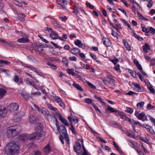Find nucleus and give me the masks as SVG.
I'll return each instance as SVG.
<instances>
[{
    "label": "nucleus",
    "mask_w": 155,
    "mask_h": 155,
    "mask_svg": "<svg viewBox=\"0 0 155 155\" xmlns=\"http://www.w3.org/2000/svg\"><path fill=\"white\" fill-rule=\"evenodd\" d=\"M153 4V2L151 0H150L147 5V6L149 8H150Z\"/></svg>",
    "instance_id": "52"
},
{
    "label": "nucleus",
    "mask_w": 155,
    "mask_h": 155,
    "mask_svg": "<svg viewBox=\"0 0 155 155\" xmlns=\"http://www.w3.org/2000/svg\"><path fill=\"white\" fill-rule=\"evenodd\" d=\"M62 62L65 64V65L67 67L68 66V62L67 59L64 57L62 59Z\"/></svg>",
    "instance_id": "46"
},
{
    "label": "nucleus",
    "mask_w": 155,
    "mask_h": 155,
    "mask_svg": "<svg viewBox=\"0 0 155 155\" xmlns=\"http://www.w3.org/2000/svg\"><path fill=\"white\" fill-rule=\"evenodd\" d=\"M14 3L16 5L19 7H21L22 6V4H21V2H19L17 0H14Z\"/></svg>",
    "instance_id": "44"
},
{
    "label": "nucleus",
    "mask_w": 155,
    "mask_h": 155,
    "mask_svg": "<svg viewBox=\"0 0 155 155\" xmlns=\"http://www.w3.org/2000/svg\"><path fill=\"white\" fill-rule=\"evenodd\" d=\"M107 109L108 110L110 111L111 113L117 112V110L113 108L110 106H108Z\"/></svg>",
    "instance_id": "30"
},
{
    "label": "nucleus",
    "mask_w": 155,
    "mask_h": 155,
    "mask_svg": "<svg viewBox=\"0 0 155 155\" xmlns=\"http://www.w3.org/2000/svg\"><path fill=\"white\" fill-rule=\"evenodd\" d=\"M0 62L2 64H4L6 65H8L10 64V63L9 62L7 61L2 60L1 59H0Z\"/></svg>",
    "instance_id": "47"
},
{
    "label": "nucleus",
    "mask_w": 155,
    "mask_h": 155,
    "mask_svg": "<svg viewBox=\"0 0 155 155\" xmlns=\"http://www.w3.org/2000/svg\"><path fill=\"white\" fill-rule=\"evenodd\" d=\"M103 44L107 47L110 46L111 45V43L108 38L104 37L103 38Z\"/></svg>",
    "instance_id": "11"
},
{
    "label": "nucleus",
    "mask_w": 155,
    "mask_h": 155,
    "mask_svg": "<svg viewBox=\"0 0 155 155\" xmlns=\"http://www.w3.org/2000/svg\"><path fill=\"white\" fill-rule=\"evenodd\" d=\"M130 1V3L132 4V6H133V8L132 10L133 11V12L135 13L136 12V8L135 6L134 5V4L135 3V2H134V0H129Z\"/></svg>",
    "instance_id": "36"
},
{
    "label": "nucleus",
    "mask_w": 155,
    "mask_h": 155,
    "mask_svg": "<svg viewBox=\"0 0 155 155\" xmlns=\"http://www.w3.org/2000/svg\"><path fill=\"white\" fill-rule=\"evenodd\" d=\"M112 35L114 37H116L117 38L118 34L115 31H114L113 30H112Z\"/></svg>",
    "instance_id": "58"
},
{
    "label": "nucleus",
    "mask_w": 155,
    "mask_h": 155,
    "mask_svg": "<svg viewBox=\"0 0 155 155\" xmlns=\"http://www.w3.org/2000/svg\"><path fill=\"white\" fill-rule=\"evenodd\" d=\"M87 84L91 88L94 89H96V87L90 82H87Z\"/></svg>",
    "instance_id": "54"
},
{
    "label": "nucleus",
    "mask_w": 155,
    "mask_h": 155,
    "mask_svg": "<svg viewBox=\"0 0 155 155\" xmlns=\"http://www.w3.org/2000/svg\"><path fill=\"white\" fill-rule=\"evenodd\" d=\"M113 144L115 148L118 152H120L121 149L120 148L117 143L115 141H114Z\"/></svg>",
    "instance_id": "40"
},
{
    "label": "nucleus",
    "mask_w": 155,
    "mask_h": 155,
    "mask_svg": "<svg viewBox=\"0 0 155 155\" xmlns=\"http://www.w3.org/2000/svg\"><path fill=\"white\" fill-rule=\"evenodd\" d=\"M137 14L140 20L147 21H149V20L147 18L143 16L139 12H137Z\"/></svg>",
    "instance_id": "18"
},
{
    "label": "nucleus",
    "mask_w": 155,
    "mask_h": 155,
    "mask_svg": "<svg viewBox=\"0 0 155 155\" xmlns=\"http://www.w3.org/2000/svg\"><path fill=\"white\" fill-rule=\"evenodd\" d=\"M71 128H70V129L72 131V133L75 134H76V133L75 131V129L74 127L73 126L72 124H71Z\"/></svg>",
    "instance_id": "50"
},
{
    "label": "nucleus",
    "mask_w": 155,
    "mask_h": 155,
    "mask_svg": "<svg viewBox=\"0 0 155 155\" xmlns=\"http://www.w3.org/2000/svg\"><path fill=\"white\" fill-rule=\"evenodd\" d=\"M50 36L53 39H57L58 37V34L54 31H52L50 34Z\"/></svg>",
    "instance_id": "23"
},
{
    "label": "nucleus",
    "mask_w": 155,
    "mask_h": 155,
    "mask_svg": "<svg viewBox=\"0 0 155 155\" xmlns=\"http://www.w3.org/2000/svg\"><path fill=\"white\" fill-rule=\"evenodd\" d=\"M143 90V88L141 87L139 84H136V91L142 92Z\"/></svg>",
    "instance_id": "27"
},
{
    "label": "nucleus",
    "mask_w": 155,
    "mask_h": 155,
    "mask_svg": "<svg viewBox=\"0 0 155 155\" xmlns=\"http://www.w3.org/2000/svg\"><path fill=\"white\" fill-rule=\"evenodd\" d=\"M90 55L93 59L96 60L97 59L96 56L95 54L90 53Z\"/></svg>",
    "instance_id": "64"
},
{
    "label": "nucleus",
    "mask_w": 155,
    "mask_h": 155,
    "mask_svg": "<svg viewBox=\"0 0 155 155\" xmlns=\"http://www.w3.org/2000/svg\"><path fill=\"white\" fill-rule=\"evenodd\" d=\"M150 93L154 94L155 92V89L152 87V86L150 87H148Z\"/></svg>",
    "instance_id": "49"
},
{
    "label": "nucleus",
    "mask_w": 155,
    "mask_h": 155,
    "mask_svg": "<svg viewBox=\"0 0 155 155\" xmlns=\"http://www.w3.org/2000/svg\"><path fill=\"white\" fill-rule=\"evenodd\" d=\"M74 44L79 47H82L84 46V45L82 42L78 39H77L74 41Z\"/></svg>",
    "instance_id": "22"
},
{
    "label": "nucleus",
    "mask_w": 155,
    "mask_h": 155,
    "mask_svg": "<svg viewBox=\"0 0 155 155\" xmlns=\"http://www.w3.org/2000/svg\"><path fill=\"white\" fill-rule=\"evenodd\" d=\"M18 139L22 142H25V140L28 139L27 134L19 135Z\"/></svg>",
    "instance_id": "13"
},
{
    "label": "nucleus",
    "mask_w": 155,
    "mask_h": 155,
    "mask_svg": "<svg viewBox=\"0 0 155 155\" xmlns=\"http://www.w3.org/2000/svg\"><path fill=\"white\" fill-rule=\"evenodd\" d=\"M37 125L38 126L37 127L35 131L37 137L38 138L41 137L44 138L46 134L45 132L42 129L43 127L42 125L40 123H38Z\"/></svg>",
    "instance_id": "3"
},
{
    "label": "nucleus",
    "mask_w": 155,
    "mask_h": 155,
    "mask_svg": "<svg viewBox=\"0 0 155 155\" xmlns=\"http://www.w3.org/2000/svg\"><path fill=\"white\" fill-rule=\"evenodd\" d=\"M145 114L144 112H141L139 114L137 117L139 120H141L143 121H144L145 120L143 119V118L145 117Z\"/></svg>",
    "instance_id": "17"
},
{
    "label": "nucleus",
    "mask_w": 155,
    "mask_h": 155,
    "mask_svg": "<svg viewBox=\"0 0 155 155\" xmlns=\"http://www.w3.org/2000/svg\"><path fill=\"white\" fill-rule=\"evenodd\" d=\"M28 139H29L30 141H33L37 137V134L35 132L31 135L27 134Z\"/></svg>",
    "instance_id": "10"
},
{
    "label": "nucleus",
    "mask_w": 155,
    "mask_h": 155,
    "mask_svg": "<svg viewBox=\"0 0 155 155\" xmlns=\"http://www.w3.org/2000/svg\"><path fill=\"white\" fill-rule=\"evenodd\" d=\"M73 86L78 90H79L81 91H83L82 89L81 86L79 84H77L75 83H74V84H73Z\"/></svg>",
    "instance_id": "32"
},
{
    "label": "nucleus",
    "mask_w": 155,
    "mask_h": 155,
    "mask_svg": "<svg viewBox=\"0 0 155 155\" xmlns=\"http://www.w3.org/2000/svg\"><path fill=\"white\" fill-rule=\"evenodd\" d=\"M41 113L45 117H49L51 116L48 110L45 107H43L41 110Z\"/></svg>",
    "instance_id": "9"
},
{
    "label": "nucleus",
    "mask_w": 155,
    "mask_h": 155,
    "mask_svg": "<svg viewBox=\"0 0 155 155\" xmlns=\"http://www.w3.org/2000/svg\"><path fill=\"white\" fill-rule=\"evenodd\" d=\"M17 125H14L9 127L8 128V130H17Z\"/></svg>",
    "instance_id": "34"
},
{
    "label": "nucleus",
    "mask_w": 155,
    "mask_h": 155,
    "mask_svg": "<svg viewBox=\"0 0 155 155\" xmlns=\"http://www.w3.org/2000/svg\"><path fill=\"white\" fill-rule=\"evenodd\" d=\"M58 5H60L63 9L66 8V7L67 5V1L66 0H56Z\"/></svg>",
    "instance_id": "6"
},
{
    "label": "nucleus",
    "mask_w": 155,
    "mask_h": 155,
    "mask_svg": "<svg viewBox=\"0 0 155 155\" xmlns=\"http://www.w3.org/2000/svg\"><path fill=\"white\" fill-rule=\"evenodd\" d=\"M28 37L25 35L23 37L19 38L17 40V41L19 43H25L28 41Z\"/></svg>",
    "instance_id": "14"
},
{
    "label": "nucleus",
    "mask_w": 155,
    "mask_h": 155,
    "mask_svg": "<svg viewBox=\"0 0 155 155\" xmlns=\"http://www.w3.org/2000/svg\"><path fill=\"white\" fill-rule=\"evenodd\" d=\"M53 99L55 102L57 103L58 104H59V103L62 101L61 99L58 96L53 97Z\"/></svg>",
    "instance_id": "29"
},
{
    "label": "nucleus",
    "mask_w": 155,
    "mask_h": 155,
    "mask_svg": "<svg viewBox=\"0 0 155 155\" xmlns=\"http://www.w3.org/2000/svg\"><path fill=\"white\" fill-rule=\"evenodd\" d=\"M47 64L48 65L50 66L51 68L53 69H56L57 68V67L51 63L48 62Z\"/></svg>",
    "instance_id": "38"
},
{
    "label": "nucleus",
    "mask_w": 155,
    "mask_h": 155,
    "mask_svg": "<svg viewBox=\"0 0 155 155\" xmlns=\"http://www.w3.org/2000/svg\"><path fill=\"white\" fill-rule=\"evenodd\" d=\"M123 41L124 46L127 49L128 51H130L131 49L130 47L128 42L126 40L124 39L123 40Z\"/></svg>",
    "instance_id": "21"
},
{
    "label": "nucleus",
    "mask_w": 155,
    "mask_h": 155,
    "mask_svg": "<svg viewBox=\"0 0 155 155\" xmlns=\"http://www.w3.org/2000/svg\"><path fill=\"white\" fill-rule=\"evenodd\" d=\"M67 71L68 74H71L72 75H74L75 74L74 71L71 69H68V70Z\"/></svg>",
    "instance_id": "53"
},
{
    "label": "nucleus",
    "mask_w": 155,
    "mask_h": 155,
    "mask_svg": "<svg viewBox=\"0 0 155 155\" xmlns=\"http://www.w3.org/2000/svg\"><path fill=\"white\" fill-rule=\"evenodd\" d=\"M81 147H75V146H74V151L76 152H78L81 149Z\"/></svg>",
    "instance_id": "59"
},
{
    "label": "nucleus",
    "mask_w": 155,
    "mask_h": 155,
    "mask_svg": "<svg viewBox=\"0 0 155 155\" xmlns=\"http://www.w3.org/2000/svg\"><path fill=\"white\" fill-rule=\"evenodd\" d=\"M144 102L143 101L138 103L136 106L138 108H142L143 107Z\"/></svg>",
    "instance_id": "33"
},
{
    "label": "nucleus",
    "mask_w": 155,
    "mask_h": 155,
    "mask_svg": "<svg viewBox=\"0 0 155 155\" xmlns=\"http://www.w3.org/2000/svg\"><path fill=\"white\" fill-rule=\"evenodd\" d=\"M56 114L58 115V117L59 118V120L63 124L66 126H69V124L68 121L62 117L59 111L56 112Z\"/></svg>",
    "instance_id": "5"
},
{
    "label": "nucleus",
    "mask_w": 155,
    "mask_h": 155,
    "mask_svg": "<svg viewBox=\"0 0 155 155\" xmlns=\"http://www.w3.org/2000/svg\"><path fill=\"white\" fill-rule=\"evenodd\" d=\"M9 72V70L8 69H4L2 68H0V73L4 72L6 73V74L8 76H9V74L7 72Z\"/></svg>",
    "instance_id": "41"
},
{
    "label": "nucleus",
    "mask_w": 155,
    "mask_h": 155,
    "mask_svg": "<svg viewBox=\"0 0 155 155\" xmlns=\"http://www.w3.org/2000/svg\"><path fill=\"white\" fill-rule=\"evenodd\" d=\"M18 105L15 103L11 104L8 107V110L14 112L17 111L18 109Z\"/></svg>",
    "instance_id": "4"
},
{
    "label": "nucleus",
    "mask_w": 155,
    "mask_h": 155,
    "mask_svg": "<svg viewBox=\"0 0 155 155\" xmlns=\"http://www.w3.org/2000/svg\"><path fill=\"white\" fill-rule=\"evenodd\" d=\"M68 119L71 125V124H72L73 122L75 123H77L78 122V119L76 117H74L72 115L68 117Z\"/></svg>",
    "instance_id": "7"
},
{
    "label": "nucleus",
    "mask_w": 155,
    "mask_h": 155,
    "mask_svg": "<svg viewBox=\"0 0 155 155\" xmlns=\"http://www.w3.org/2000/svg\"><path fill=\"white\" fill-rule=\"evenodd\" d=\"M20 94L21 96L26 100L29 99L30 97V96L29 94L26 92H23L21 93Z\"/></svg>",
    "instance_id": "20"
},
{
    "label": "nucleus",
    "mask_w": 155,
    "mask_h": 155,
    "mask_svg": "<svg viewBox=\"0 0 155 155\" xmlns=\"http://www.w3.org/2000/svg\"><path fill=\"white\" fill-rule=\"evenodd\" d=\"M141 27L142 28V31L144 32H145V35L146 36H148L149 35V29L147 28H146L144 26H141Z\"/></svg>",
    "instance_id": "26"
},
{
    "label": "nucleus",
    "mask_w": 155,
    "mask_h": 155,
    "mask_svg": "<svg viewBox=\"0 0 155 155\" xmlns=\"http://www.w3.org/2000/svg\"><path fill=\"white\" fill-rule=\"evenodd\" d=\"M69 59L70 61H75L77 60V58L75 57H71L69 58Z\"/></svg>",
    "instance_id": "62"
},
{
    "label": "nucleus",
    "mask_w": 155,
    "mask_h": 155,
    "mask_svg": "<svg viewBox=\"0 0 155 155\" xmlns=\"http://www.w3.org/2000/svg\"><path fill=\"white\" fill-rule=\"evenodd\" d=\"M136 67L140 71L143 69L141 66L140 64L138 61L136 60Z\"/></svg>",
    "instance_id": "42"
},
{
    "label": "nucleus",
    "mask_w": 155,
    "mask_h": 155,
    "mask_svg": "<svg viewBox=\"0 0 155 155\" xmlns=\"http://www.w3.org/2000/svg\"><path fill=\"white\" fill-rule=\"evenodd\" d=\"M48 107L51 110L56 111L57 110V108L53 107L51 104H48L47 105Z\"/></svg>",
    "instance_id": "37"
},
{
    "label": "nucleus",
    "mask_w": 155,
    "mask_h": 155,
    "mask_svg": "<svg viewBox=\"0 0 155 155\" xmlns=\"http://www.w3.org/2000/svg\"><path fill=\"white\" fill-rule=\"evenodd\" d=\"M118 114L120 116L121 119L124 120H127V117L123 113L119 112Z\"/></svg>",
    "instance_id": "24"
},
{
    "label": "nucleus",
    "mask_w": 155,
    "mask_h": 155,
    "mask_svg": "<svg viewBox=\"0 0 155 155\" xmlns=\"http://www.w3.org/2000/svg\"><path fill=\"white\" fill-rule=\"evenodd\" d=\"M31 155H41V152L39 150L35 151L31 153Z\"/></svg>",
    "instance_id": "39"
},
{
    "label": "nucleus",
    "mask_w": 155,
    "mask_h": 155,
    "mask_svg": "<svg viewBox=\"0 0 155 155\" xmlns=\"http://www.w3.org/2000/svg\"><path fill=\"white\" fill-rule=\"evenodd\" d=\"M19 80V78L18 75H15L13 78L14 81L16 83L18 82Z\"/></svg>",
    "instance_id": "45"
},
{
    "label": "nucleus",
    "mask_w": 155,
    "mask_h": 155,
    "mask_svg": "<svg viewBox=\"0 0 155 155\" xmlns=\"http://www.w3.org/2000/svg\"><path fill=\"white\" fill-rule=\"evenodd\" d=\"M92 105L94 107V108H95V109L97 110V111H98L99 113L100 114H101V111H100V110L98 108V106H96L95 104H92Z\"/></svg>",
    "instance_id": "57"
},
{
    "label": "nucleus",
    "mask_w": 155,
    "mask_h": 155,
    "mask_svg": "<svg viewBox=\"0 0 155 155\" xmlns=\"http://www.w3.org/2000/svg\"><path fill=\"white\" fill-rule=\"evenodd\" d=\"M43 151L45 154H48L51 152V148L50 145L48 144L43 149Z\"/></svg>",
    "instance_id": "15"
},
{
    "label": "nucleus",
    "mask_w": 155,
    "mask_h": 155,
    "mask_svg": "<svg viewBox=\"0 0 155 155\" xmlns=\"http://www.w3.org/2000/svg\"><path fill=\"white\" fill-rule=\"evenodd\" d=\"M57 129L60 133V135L59 137V138L62 143L64 144V141L63 139L64 138L67 143L69 144H70L69 140L65 127L63 125H61L59 127L58 126Z\"/></svg>",
    "instance_id": "2"
},
{
    "label": "nucleus",
    "mask_w": 155,
    "mask_h": 155,
    "mask_svg": "<svg viewBox=\"0 0 155 155\" xmlns=\"http://www.w3.org/2000/svg\"><path fill=\"white\" fill-rule=\"evenodd\" d=\"M94 97L96 99L98 100L101 103H102L103 104L105 103L103 101L102 99L100 97H97V96L96 94H95L94 96Z\"/></svg>",
    "instance_id": "43"
},
{
    "label": "nucleus",
    "mask_w": 155,
    "mask_h": 155,
    "mask_svg": "<svg viewBox=\"0 0 155 155\" xmlns=\"http://www.w3.org/2000/svg\"><path fill=\"white\" fill-rule=\"evenodd\" d=\"M86 5L87 7H89L91 9H93L94 8V6L92 5L90 3L86 2Z\"/></svg>",
    "instance_id": "55"
},
{
    "label": "nucleus",
    "mask_w": 155,
    "mask_h": 155,
    "mask_svg": "<svg viewBox=\"0 0 155 155\" xmlns=\"http://www.w3.org/2000/svg\"><path fill=\"white\" fill-rule=\"evenodd\" d=\"M142 141L145 142V143L148 144L149 145H150L151 144V143L149 142V140L147 138L146 139V140H144V139H143V140Z\"/></svg>",
    "instance_id": "63"
},
{
    "label": "nucleus",
    "mask_w": 155,
    "mask_h": 155,
    "mask_svg": "<svg viewBox=\"0 0 155 155\" xmlns=\"http://www.w3.org/2000/svg\"><path fill=\"white\" fill-rule=\"evenodd\" d=\"M143 51L145 53H148L147 50H150V45L147 43H145L144 45L143 46Z\"/></svg>",
    "instance_id": "16"
},
{
    "label": "nucleus",
    "mask_w": 155,
    "mask_h": 155,
    "mask_svg": "<svg viewBox=\"0 0 155 155\" xmlns=\"http://www.w3.org/2000/svg\"><path fill=\"white\" fill-rule=\"evenodd\" d=\"M84 102L89 104H91L92 102V100L88 98H87L85 100Z\"/></svg>",
    "instance_id": "48"
},
{
    "label": "nucleus",
    "mask_w": 155,
    "mask_h": 155,
    "mask_svg": "<svg viewBox=\"0 0 155 155\" xmlns=\"http://www.w3.org/2000/svg\"><path fill=\"white\" fill-rule=\"evenodd\" d=\"M127 111L130 114H132L133 112V110L130 107H127Z\"/></svg>",
    "instance_id": "61"
},
{
    "label": "nucleus",
    "mask_w": 155,
    "mask_h": 155,
    "mask_svg": "<svg viewBox=\"0 0 155 155\" xmlns=\"http://www.w3.org/2000/svg\"><path fill=\"white\" fill-rule=\"evenodd\" d=\"M80 50L78 48H74L70 51V52L74 54H79L80 52Z\"/></svg>",
    "instance_id": "19"
},
{
    "label": "nucleus",
    "mask_w": 155,
    "mask_h": 155,
    "mask_svg": "<svg viewBox=\"0 0 155 155\" xmlns=\"http://www.w3.org/2000/svg\"><path fill=\"white\" fill-rule=\"evenodd\" d=\"M6 108L2 106H0V116L4 117L6 115Z\"/></svg>",
    "instance_id": "12"
},
{
    "label": "nucleus",
    "mask_w": 155,
    "mask_h": 155,
    "mask_svg": "<svg viewBox=\"0 0 155 155\" xmlns=\"http://www.w3.org/2000/svg\"><path fill=\"white\" fill-rule=\"evenodd\" d=\"M6 93V91L4 88L0 89V97H2Z\"/></svg>",
    "instance_id": "25"
},
{
    "label": "nucleus",
    "mask_w": 155,
    "mask_h": 155,
    "mask_svg": "<svg viewBox=\"0 0 155 155\" xmlns=\"http://www.w3.org/2000/svg\"><path fill=\"white\" fill-rule=\"evenodd\" d=\"M149 34L150 33L152 35H154L155 33V29L153 27H150L148 29Z\"/></svg>",
    "instance_id": "35"
},
{
    "label": "nucleus",
    "mask_w": 155,
    "mask_h": 155,
    "mask_svg": "<svg viewBox=\"0 0 155 155\" xmlns=\"http://www.w3.org/2000/svg\"><path fill=\"white\" fill-rule=\"evenodd\" d=\"M58 104L63 109H64L65 107V104L63 103L62 101H61Z\"/></svg>",
    "instance_id": "51"
},
{
    "label": "nucleus",
    "mask_w": 155,
    "mask_h": 155,
    "mask_svg": "<svg viewBox=\"0 0 155 155\" xmlns=\"http://www.w3.org/2000/svg\"><path fill=\"white\" fill-rule=\"evenodd\" d=\"M14 41H11L9 42H6V44L7 46H9L12 48H15V46L14 45Z\"/></svg>",
    "instance_id": "31"
},
{
    "label": "nucleus",
    "mask_w": 155,
    "mask_h": 155,
    "mask_svg": "<svg viewBox=\"0 0 155 155\" xmlns=\"http://www.w3.org/2000/svg\"><path fill=\"white\" fill-rule=\"evenodd\" d=\"M29 120L31 124H35L37 121L36 115L34 114H32L29 117Z\"/></svg>",
    "instance_id": "8"
},
{
    "label": "nucleus",
    "mask_w": 155,
    "mask_h": 155,
    "mask_svg": "<svg viewBox=\"0 0 155 155\" xmlns=\"http://www.w3.org/2000/svg\"><path fill=\"white\" fill-rule=\"evenodd\" d=\"M129 72L133 77L134 78L136 77V72H134L132 71L131 70H129Z\"/></svg>",
    "instance_id": "56"
},
{
    "label": "nucleus",
    "mask_w": 155,
    "mask_h": 155,
    "mask_svg": "<svg viewBox=\"0 0 155 155\" xmlns=\"http://www.w3.org/2000/svg\"><path fill=\"white\" fill-rule=\"evenodd\" d=\"M19 144L14 141H11L5 148V152L7 155H12L19 153Z\"/></svg>",
    "instance_id": "1"
},
{
    "label": "nucleus",
    "mask_w": 155,
    "mask_h": 155,
    "mask_svg": "<svg viewBox=\"0 0 155 155\" xmlns=\"http://www.w3.org/2000/svg\"><path fill=\"white\" fill-rule=\"evenodd\" d=\"M149 117L150 119V121L153 123V125L155 123V119L154 118L150 116L149 115Z\"/></svg>",
    "instance_id": "60"
},
{
    "label": "nucleus",
    "mask_w": 155,
    "mask_h": 155,
    "mask_svg": "<svg viewBox=\"0 0 155 155\" xmlns=\"http://www.w3.org/2000/svg\"><path fill=\"white\" fill-rule=\"evenodd\" d=\"M9 134H11V135L14 137L17 134V132H18L17 130H8Z\"/></svg>",
    "instance_id": "28"
}]
</instances>
